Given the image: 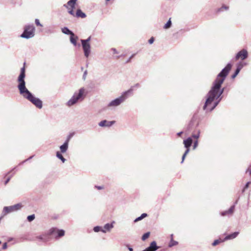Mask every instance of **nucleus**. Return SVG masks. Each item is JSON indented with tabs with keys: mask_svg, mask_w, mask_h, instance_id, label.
<instances>
[{
	"mask_svg": "<svg viewBox=\"0 0 251 251\" xmlns=\"http://www.w3.org/2000/svg\"><path fill=\"white\" fill-rule=\"evenodd\" d=\"M232 68L231 63L226 66L217 75L212 83V87L206 95V99L203 106V109L206 112L212 111L221 101L225 88H221L222 85L226 79Z\"/></svg>",
	"mask_w": 251,
	"mask_h": 251,
	"instance_id": "nucleus-1",
	"label": "nucleus"
},
{
	"mask_svg": "<svg viewBox=\"0 0 251 251\" xmlns=\"http://www.w3.org/2000/svg\"><path fill=\"white\" fill-rule=\"evenodd\" d=\"M20 94L24 98L27 100L36 107L41 109L43 107L42 101L38 98H36L27 89L25 88L19 91Z\"/></svg>",
	"mask_w": 251,
	"mask_h": 251,
	"instance_id": "nucleus-2",
	"label": "nucleus"
},
{
	"mask_svg": "<svg viewBox=\"0 0 251 251\" xmlns=\"http://www.w3.org/2000/svg\"><path fill=\"white\" fill-rule=\"evenodd\" d=\"M84 92L85 89L83 87L79 89L78 92H75L72 98L67 102L66 105L71 107L78 101H83L86 96Z\"/></svg>",
	"mask_w": 251,
	"mask_h": 251,
	"instance_id": "nucleus-3",
	"label": "nucleus"
},
{
	"mask_svg": "<svg viewBox=\"0 0 251 251\" xmlns=\"http://www.w3.org/2000/svg\"><path fill=\"white\" fill-rule=\"evenodd\" d=\"M132 92V89H128V90L124 92L120 97L111 101L108 104V106L116 107L120 105L128 98L129 95L131 94Z\"/></svg>",
	"mask_w": 251,
	"mask_h": 251,
	"instance_id": "nucleus-4",
	"label": "nucleus"
},
{
	"mask_svg": "<svg viewBox=\"0 0 251 251\" xmlns=\"http://www.w3.org/2000/svg\"><path fill=\"white\" fill-rule=\"evenodd\" d=\"M35 28L33 24L25 25L20 37L26 39L31 38L35 35Z\"/></svg>",
	"mask_w": 251,
	"mask_h": 251,
	"instance_id": "nucleus-5",
	"label": "nucleus"
},
{
	"mask_svg": "<svg viewBox=\"0 0 251 251\" xmlns=\"http://www.w3.org/2000/svg\"><path fill=\"white\" fill-rule=\"evenodd\" d=\"M25 67L24 66L21 69L20 71V75H19L17 78V88L19 90H22L23 89L25 88Z\"/></svg>",
	"mask_w": 251,
	"mask_h": 251,
	"instance_id": "nucleus-6",
	"label": "nucleus"
},
{
	"mask_svg": "<svg viewBox=\"0 0 251 251\" xmlns=\"http://www.w3.org/2000/svg\"><path fill=\"white\" fill-rule=\"evenodd\" d=\"M91 39V36H90L86 39L80 40L84 54L86 57H88L91 53V45L89 43Z\"/></svg>",
	"mask_w": 251,
	"mask_h": 251,
	"instance_id": "nucleus-7",
	"label": "nucleus"
},
{
	"mask_svg": "<svg viewBox=\"0 0 251 251\" xmlns=\"http://www.w3.org/2000/svg\"><path fill=\"white\" fill-rule=\"evenodd\" d=\"M23 207V205L21 203H18L11 206H4L3 209L2 213L4 215H6L10 213L17 211Z\"/></svg>",
	"mask_w": 251,
	"mask_h": 251,
	"instance_id": "nucleus-8",
	"label": "nucleus"
},
{
	"mask_svg": "<svg viewBox=\"0 0 251 251\" xmlns=\"http://www.w3.org/2000/svg\"><path fill=\"white\" fill-rule=\"evenodd\" d=\"M49 234L58 239L64 235L65 231L63 229H58L56 227H52L49 230Z\"/></svg>",
	"mask_w": 251,
	"mask_h": 251,
	"instance_id": "nucleus-9",
	"label": "nucleus"
},
{
	"mask_svg": "<svg viewBox=\"0 0 251 251\" xmlns=\"http://www.w3.org/2000/svg\"><path fill=\"white\" fill-rule=\"evenodd\" d=\"M248 56V52L247 50L242 49L240 51H239L235 56V60H238L239 59L243 60L246 59Z\"/></svg>",
	"mask_w": 251,
	"mask_h": 251,
	"instance_id": "nucleus-10",
	"label": "nucleus"
},
{
	"mask_svg": "<svg viewBox=\"0 0 251 251\" xmlns=\"http://www.w3.org/2000/svg\"><path fill=\"white\" fill-rule=\"evenodd\" d=\"M237 203V201H236L234 204L232 205L228 210L224 211L221 212L220 214L222 216H231L233 213V212L235 209V204Z\"/></svg>",
	"mask_w": 251,
	"mask_h": 251,
	"instance_id": "nucleus-11",
	"label": "nucleus"
},
{
	"mask_svg": "<svg viewBox=\"0 0 251 251\" xmlns=\"http://www.w3.org/2000/svg\"><path fill=\"white\" fill-rule=\"evenodd\" d=\"M193 143V140L192 137H188L183 140V144L184 147L186 148V151H190V148Z\"/></svg>",
	"mask_w": 251,
	"mask_h": 251,
	"instance_id": "nucleus-12",
	"label": "nucleus"
},
{
	"mask_svg": "<svg viewBox=\"0 0 251 251\" xmlns=\"http://www.w3.org/2000/svg\"><path fill=\"white\" fill-rule=\"evenodd\" d=\"M115 121H107L106 120H102L99 123V126L101 127H110L114 123Z\"/></svg>",
	"mask_w": 251,
	"mask_h": 251,
	"instance_id": "nucleus-13",
	"label": "nucleus"
},
{
	"mask_svg": "<svg viewBox=\"0 0 251 251\" xmlns=\"http://www.w3.org/2000/svg\"><path fill=\"white\" fill-rule=\"evenodd\" d=\"M244 65L242 63L239 62L237 64L236 69L234 73V74L231 75L232 78H234L239 73L243 67Z\"/></svg>",
	"mask_w": 251,
	"mask_h": 251,
	"instance_id": "nucleus-14",
	"label": "nucleus"
},
{
	"mask_svg": "<svg viewBox=\"0 0 251 251\" xmlns=\"http://www.w3.org/2000/svg\"><path fill=\"white\" fill-rule=\"evenodd\" d=\"M239 231H235L234 232H233L232 233L229 234L227 235L225 238L223 239V241H227L229 240H231L235 239L237 237V236L239 235Z\"/></svg>",
	"mask_w": 251,
	"mask_h": 251,
	"instance_id": "nucleus-15",
	"label": "nucleus"
},
{
	"mask_svg": "<svg viewBox=\"0 0 251 251\" xmlns=\"http://www.w3.org/2000/svg\"><path fill=\"white\" fill-rule=\"evenodd\" d=\"M159 248V247L157 245L156 242L153 241L150 243L149 246L147 248L150 251H156Z\"/></svg>",
	"mask_w": 251,
	"mask_h": 251,
	"instance_id": "nucleus-16",
	"label": "nucleus"
},
{
	"mask_svg": "<svg viewBox=\"0 0 251 251\" xmlns=\"http://www.w3.org/2000/svg\"><path fill=\"white\" fill-rule=\"evenodd\" d=\"M49 232L47 234H42L39 236H37L36 238L39 241H43L44 242H47L49 240Z\"/></svg>",
	"mask_w": 251,
	"mask_h": 251,
	"instance_id": "nucleus-17",
	"label": "nucleus"
},
{
	"mask_svg": "<svg viewBox=\"0 0 251 251\" xmlns=\"http://www.w3.org/2000/svg\"><path fill=\"white\" fill-rule=\"evenodd\" d=\"M69 144L67 142H64L63 145L60 146V150L61 153H65L68 149Z\"/></svg>",
	"mask_w": 251,
	"mask_h": 251,
	"instance_id": "nucleus-18",
	"label": "nucleus"
},
{
	"mask_svg": "<svg viewBox=\"0 0 251 251\" xmlns=\"http://www.w3.org/2000/svg\"><path fill=\"white\" fill-rule=\"evenodd\" d=\"M78 36L75 35V33H74V35H71L70 40L71 43L73 44L75 46H76L77 45L76 41L78 39Z\"/></svg>",
	"mask_w": 251,
	"mask_h": 251,
	"instance_id": "nucleus-19",
	"label": "nucleus"
},
{
	"mask_svg": "<svg viewBox=\"0 0 251 251\" xmlns=\"http://www.w3.org/2000/svg\"><path fill=\"white\" fill-rule=\"evenodd\" d=\"M62 32L66 35H74V32L70 30L67 27H64L61 29Z\"/></svg>",
	"mask_w": 251,
	"mask_h": 251,
	"instance_id": "nucleus-20",
	"label": "nucleus"
},
{
	"mask_svg": "<svg viewBox=\"0 0 251 251\" xmlns=\"http://www.w3.org/2000/svg\"><path fill=\"white\" fill-rule=\"evenodd\" d=\"M75 16L76 17H80L81 18H85L86 17V15L80 9L76 10Z\"/></svg>",
	"mask_w": 251,
	"mask_h": 251,
	"instance_id": "nucleus-21",
	"label": "nucleus"
},
{
	"mask_svg": "<svg viewBox=\"0 0 251 251\" xmlns=\"http://www.w3.org/2000/svg\"><path fill=\"white\" fill-rule=\"evenodd\" d=\"M200 133H201L200 130L198 129V130H196L195 132H193L191 135V136H190V137H192V139L195 138V139H196L197 140H198V139L200 137Z\"/></svg>",
	"mask_w": 251,
	"mask_h": 251,
	"instance_id": "nucleus-22",
	"label": "nucleus"
},
{
	"mask_svg": "<svg viewBox=\"0 0 251 251\" xmlns=\"http://www.w3.org/2000/svg\"><path fill=\"white\" fill-rule=\"evenodd\" d=\"M114 223V222H113V223H107V224H106L104 226V230L106 231H110V229L111 228H112L113 227V223Z\"/></svg>",
	"mask_w": 251,
	"mask_h": 251,
	"instance_id": "nucleus-23",
	"label": "nucleus"
},
{
	"mask_svg": "<svg viewBox=\"0 0 251 251\" xmlns=\"http://www.w3.org/2000/svg\"><path fill=\"white\" fill-rule=\"evenodd\" d=\"M148 216V214L147 213H143L140 216L137 217V218H136L134 221V223H136V222H137L141 220H142L143 219L147 217Z\"/></svg>",
	"mask_w": 251,
	"mask_h": 251,
	"instance_id": "nucleus-24",
	"label": "nucleus"
},
{
	"mask_svg": "<svg viewBox=\"0 0 251 251\" xmlns=\"http://www.w3.org/2000/svg\"><path fill=\"white\" fill-rule=\"evenodd\" d=\"M56 157L60 159L63 163H64L66 160L60 151H58L56 152Z\"/></svg>",
	"mask_w": 251,
	"mask_h": 251,
	"instance_id": "nucleus-25",
	"label": "nucleus"
},
{
	"mask_svg": "<svg viewBox=\"0 0 251 251\" xmlns=\"http://www.w3.org/2000/svg\"><path fill=\"white\" fill-rule=\"evenodd\" d=\"M93 230L95 232H99L100 231H102L103 233H105L106 232V230L102 229V227L100 226H96L94 227L93 228Z\"/></svg>",
	"mask_w": 251,
	"mask_h": 251,
	"instance_id": "nucleus-26",
	"label": "nucleus"
},
{
	"mask_svg": "<svg viewBox=\"0 0 251 251\" xmlns=\"http://www.w3.org/2000/svg\"><path fill=\"white\" fill-rule=\"evenodd\" d=\"M77 0H70L67 2V5L70 6L71 8H75V4Z\"/></svg>",
	"mask_w": 251,
	"mask_h": 251,
	"instance_id": "nucleus-27",
	"label": "nucleus"
},
{
	"mask_svg": "<svg viewBox=\"0 0 251 251\" xmlns=\"http://www.w3.org/2000/svg\"><path fill=\"white\" fill-rule=\"evenodd\" d=\"M74 135V133H70L67 137L66 139L64 142H67V143L69 144L71 139L73 137Z\"/></svg>",
	"mask_w": 251,
	"mask_h": 251,
	"instance_id": "nucleus-28",
	"label": "nucleus"
},
{
	"mask_svg": "<svg viewBox=\"0 0 251 251\" xmlns=\"http://www.w3.org/2000/svg\"><path fill=\"white\" fill-rule=\"evenodd\" d=\"M172 25V22L171 21V18L168 21L167 23L164 25L163 28L165 29H168L170 28Z\"/></svg>",
	"mask_w": 251,
	"mask_h": 251,
	"instance_id": "nucleus-29",
	"label": "nucleus"
},
{
	"mask_svg": "<svg viewBox=\"0 0 251 251\" xmlns=\"http://www.w3.org/2000/svg\"><path fill=\"white\" fill-rule=\"evenodd\" d=\"M150 235V232H147L144 233L142 237V240L143 241H145V240H146L147 238H148L149 237Z\"/></svg>",
	"mask_w": 251,
	"mask_h": 251,
	"instance_id": "nucleus-30",
	"label": "nucleus"
},
{
	"mask_svg": "<svg viewBox=\"0 0 251 251\" xmlns=\"http://www.w3.org/2000/svg\"><path fill=\"white\" fill-rule=\"evenodd\" d=\"M225 241H223V240L221 239H217L214 241V242L212 243V245L213 246H215L219 244V243L224 242Z\"/></svg>",
	"mask_w": 251,
	"mask_h": 251,
	"instance_id": "nucleus-31",
	"label": "nucleus"
},
{
	"mask_svg": "<svg viewBox=\"0 0 251 251\" xmlns=\"http://www.w3.org/2000/svg\"><path fill=\"white\" fill-rule=\"evenodd\" d=\"M35 218V215L32 214V215H29L27 217V220L28 222H30L31 221H33L34 220Z\"/></svg>",
	"mask_w": 251,
	"mask_h": 251,
	"instance_id": "nucleus-32",
	"label": "nucleus"
},
{
	"mask_svg": "<svg viewBox=\"0 0 251 251\" xmlns=\"http://www.w3.org/2000/svg\"><path fill=\"white\" fill-rule=\"evenodd\" d=\"M177 244H178V242L177 241H174L173 239H172L169 244V247H172L173 246L177 245Z\"/></svg>",
	"mask_w": 251,
	"mask_h": 251,
	"instance_id": "nucleus-33",
	"label": "nucleus"
},
{
	"mask_svg": "<svg viewBox=\"0 0 251 251\" xmlns=\"http://www.w3.org/2000/svg\"><path fill=\"white\" fill-rule=\"evenodd\" d=\"M228 8H229L228 6L224 5L221 8H219L217 9V12H219L222 11L224 9L225 10H228Z\"/></svg>",
	"mask_w": 251,
	"mask_h": 251,
	"instance_id": "nucleus-34",
	"label": "nucleus"
},
{
	"mask_svg": "<svg viewBox=\"0 0 251 251\" xmlns=\"http://www.w3.org/2000/svg\"><path fill=\"white\" fill-rule=\"evenodd\" d=\"M189 153V151H186L184 152V154H183L182 156V161L181 162V163H182L185 159V158L187 154Z\"/></svg>",
	"mask_w": 251,
	"mask_h": 251,
	"instance_id": "nucleus-35",
	"label": "nucleus"
},
{
	"mask_svg": "<svg viewBox=\"0 0 251 251\" xmlns=\"http://www.w3.org/2000/svg\"><path fill=\"white\" fill-rule=\"evenodd\" d=\"M35 23L37 26H40L41 27L43 26V25L40 23L39 20L38 19H35Z\"/></svg>",
	"mask_w": 251,
	"mask_h": 251,
	"instance_id": "nucleus-36",
	"label": "nucleus"
},
{
	"mask_svg": "<svg viewBox=\"0 0 251 251\" xmlns=\"http://www.w3.org/2000/svg\"><path fill=\"white\" fill-rule=\"evenodd\" d=\"M198 140H196L194 142L193 147V150L196 149V148L198 147Z\"/></svg>",
	"mask_w": 251,
	"mask_h": 251,
	"instance_id": "nucleus-37",
	"label": "nucleus"
},
{
	"mask_svg": "<svg viewBox=\"0 0 251 251\" xmlns=\"http://www.w3.org/2000/svg\"><path fill=\"white\" fill-rule=\"evenodd\" d=\"M195 126V123H194V122L193 121H191L189 124V126H188V127H189V129H191L192 128V126Z\"/></svg>",
	"mask_w": 251,
	"mask_h": 251,
	"instance_id": "nucleus-38",
	"label": "nucleus"
},
{
	"mask_svg": "<svg viewBox=\"0 0 251 251\" xmlns=\"http://www.w3.org/2000/svg\"><path fill=\"white\" fill-rule=\"evenodd\" d=\"M140 86V85L139 83H136L134 85L132 86L129 89H132V91H133L134 88H135V87L138 88Z\"/></svg>",
	"mask_w": 251,
	"mask_h": 251,
	"instance_id": "nucleus-39",
	"label": "nucleus"
},
{
	"mask_svg": "<svg viewBox=\"0 0 251 251\" xmlns=\"http://www.w3.org/2000/svg\"><path fill=\"white\" fill-rule=\"evenodd\" d=\"M74 8H71V9H70V10H69V11H68V13H69L70 15H72V16H75V12H74Z\"/></svg>",
	"mask_w": 251,
	"mask_h": 251,
	"instance_id": "nucleus-40",
	"label": "nucleus"
},
{
	"mask_svg": "<svg viewBox=\"0 0 251 251\" xmlns=\"http://www.w3.org/2000/svg\"><path fill=\"white\" fill-rule=\"evenodd\" d=\"M251 183V182H250V181H248V182H247L246 183V184H245V186H244V187L243 191H244L245 189H247V188L249 187V185H250V184Z\"/></svg>",
	"mask_w": 251,
	"mask_h": 251,
	"instance_id": "nucleus-41",
	"label": "nucleus"
},
{
	"mask_svg": "<svg viewBox=\"0 0 251 251\" xmlns=\"http://www.w3.org/2000/svg\"><path fill=\"white\" fill-rule=\"evenodd\" d=\"M12 176V175H11V176L8 177L7 178V179L5 180V182H4V184L6 185L8 183V182L10 181L11 177Z\"/></svg>",
	"mask_w": 251,
	"mask_h": 251,
	"instance_id": "nucleus-42",
	"label": "nucleus"
},
{
	"mask_svg": "<svg viewBox=\"0 0 251 251\" xmlns=\"http://www.w3.org/2000/svg\"><path fill=\"white\" fill-rule=\"evenodd\" d=\"M246 172V173H249V174L251 175V164L249 166Z\"/></svg>",
	"mask_w": 251,
	"mask_h": 251,
	"instance_id": "nucleus-43",
	"label": "nucleus"
},
{
	"mask_svg": "<svg viewBox=\"0 0 251 251\" xmlns=\"http://www.w3.org/2000/svg\"><path fill=\"white\" fill-rule=\"evenodd\" d=\"M154 41V39L153 37H152L149 40L148 42L150 44H151L153 43Z\"/></svg>",
	"mask_w": 251,
	"mask_h": 251,
	"instance_id": "nucleus-44",
	"label": "nucleus"
},
{
	"mask_svg": "<svg viewBox=\"0 0 251 251\" xmlns=\"http://www.w3.org/2000/svg\"><path fill=\"white\" fill-rule=\"evenodd\" d=\"M7 248V243L5 242V243L3 244L2 249L3 250H5Z\"/></svg>",
	"mask_w": 251,
	"mask_h": 251,
	"instance_id": "nucleus-45",
	"label": "nucleus"
},
{
	"mask_svg": "<svg viewBox=\"0 0 251 251\" xmlns=\"http://www.w3.org/2000/svg\"><path fill=\"white\" fill-rule=\"evenodd\" d=\"M111 50L113 51L114 54H117L118 53V52L117 51V50L115 48H112Z\"/></svg>",
	"mask_w": 251,
	"mask_h": 251,
	"instance_id": "nucleus-46",
	"label": "nucleus"
},
{
	"mask_svg": "<svg viewBox=\"0 0 251 251\" xmlns=\"http://www.w3.org/2000/svg\"><path fill=\"white\" fill-rule=\"evenodd\" d=\"M96 188H97L98 190H101L103 189V186H95Z\"/></svg>",
	"mask_w": 251,
	"mask_h": 251,
	"instance_id": "nucleus-47",
	"label": "nucleus"
},
{
	"mask_svg": "<svg viewBox=\"0 0 251 251\" xmlns=\"http://www.w3.org/2000/svg\"><path fill=\"white\" fill-rule=\"evenodd\" d=\"M33 155L30 156L28 159H27L23 161L22 162H21V164H23V163L25 162L26 161H27V160L31 159V158H33Z\"/></svg>",
	"mask_w": 251,
	"mask_h": 251,
	"instance_id": "nucleus-48",
	"label": "nucleus"
},
{
	"mask_svg": "<svg viewBox=\"0 0 251 251\" xmlns=\"http://www.w3.org/2000/svg\"><path fill=\"white\" fill-rule=\"evenodd\" d=\"M126 247H127L128 248V250L129 251H133V249L132 247H130L128 245H126Z\"/></svg>",
	"mask_w": 251,
	"mask_h": 251,
	"instance_id": "nucleus-49",
	"label": "nucleus"
},
{
	"mask_svg": "<svg viewBox=\"0 0 251 251\" xmlns=\"http://www.w3.org/2000/svg\"><path fill=\"white\" fill-rule=\"evenodd\" d=\"M87 75V71H85L84 72V74H83V78L84 79H85V77H86V75Z\"/></svg>",
	"mask_w": 251,
	"mask_h": 251,
	"instance_id": "nucleus-50",
	"label": "nucleus"
},
{
	"mask_svg": "<svg viewBox=\"0 0 251 251\" xmlns=\"http://www.w3.org/2000/svg\"><path fill=\"white\" fill-rule=\"evenodd\" d=\"M133 55H131V56H130V57L128 59V60L126 61V63H128V62H130L131 58L132 57H133Z\"/></svg>",
	"mask_w": 251,
	"mask_h": 251,
	"instance_id": "nucleus-51",
	"label": "nucleus"
},
{
	"mask_svg": "<svg viewBox=\"0 0 251 251\" xmlns=\"http://www.w3.org/2000/svg\"><path fill=\"white\" fill-rule=\"evenodd\" d=\"M183 133V131H180V132H179L177 133V135L178 136H180L181 135V134Z\"/></svg>",
	"mask_w": 251,
	"mask_h": 251,
	"instance_id": "nucleus-52",
	"label": "nucleus"
},
{
	"mask_svg": "<svg viewBox=\"0 0 251 251\" xmlns=\"http://www.w3.org/2000/svg\"><path fill=\"white\" fill-rule=\"evenodd\" d=\"M16 168H14L13 169H12L10 171H9V172H8L7 174H5V176L8 175V174H9L12 171H13Z\"/></svg>",
	"mask_w": 251,
	"mask_h": 251,
	"instance_id": "nucleus-53",
	"label": "nucleus"
},
{
	"mask_svg": "<svg viewBox=\"0 0 251 251\" xmlns=\"http://www.w3.org/2000/svg\"><path fill=\"white\" fill-rule=\"evenodd\" d=\"M198 125H199V123H197L196 124V126H196V127H197V126H198Z\"/></svg>",
	"mask_w": 251,
	"mask_h": 251,
	"instance_id": "nucleus-54",
	"label": "nucleus"
},
{
	"mask_svg": "<svg viewBox=\"0 0 251 251\" xmlns=\"http://www.w3.org/2000/svg\"><path fill=\"white\" fill-rule=\"evenodd\" d=\"M64 6L65 7H66V8H68V7L66 4H64Z\"/></svg>",
	"mask_w": 251,
	"mask_h": 251,
	"instance_id": "nucleus-55",
	"label": "nucleus"
},
{
	"mask_svg": "<svg viewBox=\"0 0 251 251\" xmlns=\"http://www.w3.org/2000/svg\"><path fill=\"white\" fill-rule=\"evenodd\" d=\"M120 57V56H118L117 57V58H119Z\"/></svg>",
	"mask_w": 251,
	"mask_h": 251,
	"instance_id": "nucleus-56",
	"label": "nucleus"
},
{
	"mask_svg": "<svg viewBox=\"0 0 251 251\" xmlns=\"http://www.w3.org/2000/svg\"><path fill=\"white\" fill-rule=\"evenodd\" d=\"M1 241H0V244H1Z\"/></svg>",
	"mask_w": 251,
	"mask_h": 251,
	"instance_id": "nucleus-57",
	"label": "nucleus"
}]
</instances>
